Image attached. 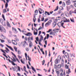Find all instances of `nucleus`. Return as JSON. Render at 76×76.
I'll return each instance as SVG.
<instances>
[{
  "mask_svg": "<svg viewBox=\"0 0 76 76\" xmlns=\"http://www.w3.org/2000/svg\"><path fill=\"white\" fill-rule=\"evenodd\" d=\"M18 70H16L17 67L16 66H14V67L12 66V69H13V71H14V72L15 71V70L16 72H18V71H19V72H20V67L19 66H18Z\"/></svg>",
  "mask_w": 76,
  "mask_h": 76,
  "instance_id": "1",
  "label": "nucleus"
},
{
  "mask_svg": "<svg viewBox=\"0 0 76 76\" xmlns=\"http://www.w3.org/2000/svg\"><path fill=\"white\" fill-rule=\"evenodd\" d=\"M0 22L2 23V24L3 26H6V23H5V22L1 18L0 19Z\"/></svg>",
  "mask_w": 76,
  "mask_h": 76,
  "instance_id": "2",
  "label": "nucleus"
},
{
  "mask_svg": "<svg viewBox=\"0 0 76 76\" xmlns=\"http://www.w3.org/2000/svg\"><path fill=\"white\" fill-rule=\"evenodd\" d=\"M64 23H61L60 22H59L58 23L57 25L59 27H61V25H61V26H63V25H64Z\"/></svg>",
  "mask_w": 76,
  "mask_h": 76,
  "instance_id": "3",
  "label": "nucleus"
},
{
  "mask_svg": "<svg viewBox=\"0 0 76 76\" xmlns=\"http://www.w3.org/2000/svg\"><path fill=\"white\" fill-rule=\"evenodd\" d=\"M66 2L67 5H69L71 4L70 0H66Z\"/></svg>",
  "mask_w": 76,
  "mask_h": 76,
  "instance_id": "4",
  "label": "nucleus"
},
{
  "mask_svg": "<svg viewBox=\"0 0 76 76\" xmlns=\"http://www.w3.org/2000/svg\"><path fill=\"white\" fill-rule=\"evenodd\" d=\"M24 35H26V36H28V37H30L32 35V34L31 33L28 32L27 34H24Z\"/></svg>",
  "mask_w": 76,
  "mask_h": 76,
  "instance_id": "5",
  "label": "nucleus"
},
{
  "mask_svg": "<svg viewBox=\"0 0 76 76\" xmlns=\"http://www.w3.org/2000/svg\"><path fill=\"white\" fill-rule=\"evenodd\" d=\"M65 56L66 57V58H69V56L68 53L66 52L65 53Z\"/></svg>",
  "mask_w": 76,
  "mask_h": 76,
  "instance_id": "6",
  "label": "nucleus"
},
{
  "mask_svg": "<svg viewBox=\"0 0 76 76\" xmlns=\"http://www.w3.org/2000/svg\"><path fill=\"white\" fill-rule=\"evenodd\" d=\"M57 25V22L56 21H54L53 24V28H54Z\"/></svg>",
  "mask_w": 76,
  "mask_h": 76,
  "instance_id": "7",
  "label": "nucleus"
},
{
  "mask_svg": "<svg viewBox=\"0 0 76 76\" xmlns=\"http://www.w3.org/2000/svg\"><path fill=\"white\" fill-rule=\"evenodd\" d=\"M75 13L76 14V12H74L73 11L71 10L69 12V13L70 15L71 16H72V13Z\"/></svg>",
  "mask_w": 76,
  "mask_h": 76,
  "instance_id": "8",
  "label": "nucleus"
},
{
  "mask_svg": "<svg viewBox=\"0 0 76 76\" xmlns=\"http://www.w3.org/2000/svg\"><path fill=\"white\" fill-rule=\"evenodd\" d=\"M58 30H59V29L58 28L56 29H53V31H54L55 34H56V32H58Z\"/></svg>",
  "mask_w": 76,
  "mask_h": 76,
  "instance_id": "9",
  "label": "nucleus"
},
{
  "mask_svg": "<svg viewBox=\"0 0 76 76\" xmlns=\"http://www.w3.org/2000/svg\"><path fill=\"white\" fill-rule=\"evenodd\" d=\"M12 30H14V31H15L14 32L15 34H17V33H18V31L16 28L12 27Z\"/></svg>",
  "mask_w": 76,
  "mask_h": 76,
  "instance_id": "10",
  "label": "nucleus"
},
{
  "mask_svg": "<svg viewBox=\"0 0 76 76\" xmlns=\"http://www.w3.org/2000/svg\"><path fill=\"white\" fill-rule=\"evenodd\" d=\"M7 26H8V27H9V28H10L11 27V26H10V24H9V21H7Z\"/></svg>",
  "mask_w": 76,
  "mask_h": 76,
  "instance_id": "11",
  "label": "nucleus"
},
{
  "mask_svg": "<svg viewBox=\"0 0 76 76\" xmlns=\"http://www.w3.org/2000/svg\"><path fill=\"white\" fill-rule=\"evenodd\" d=\"M38 10H36L34 12L35 15H38Z\"/></svg>",
  "mask_w": 76,
  "mask_h": 76,
  "instance_id": "12",
  "label": "nucleus"
},
{
  "mask_svg": "<svg viewBox=\"0 0 76 76\" xmlns=\"http://www.w3.org/2000/svg\"><path fill=\"white\" fill-rule=\"evenodd\" d=\"M52 20H49V21H48V22H47V23H48V24L49 25H50V24H51V22H52Z\"/></svg>",
  "mask_w": 76,
  "mask_h": 76,
  "instance_id": "13",
  "label": "nucleus"
},
{
  "mask_svg": "<svg viewBox=\"0 0 76 76\" xmlns=\"http://www.w3.org/2000/svg\"><path fill=\"white\" fill-rule=\"evenodd\" d=\"M32 42H31L29 44V47H32Z\"/></svg>",
  "mask_w": 76,
  "mask_h": 76,
  "instance_id": "14",
  "label": "nucleus"
},
{
  "mask_svg": "<svg viewBox=\"0 0 76 76\" xmlns=\"http://www.w3.org/2000/svg\"><path fill=\"white\" fill-rule=\"evenodd\" d=\"M31 68L32 69V70L35 72V73H37V72H36V70L35 69V68L33 67V66H31Z\"/></svg>",
  "mask_w": 76,
  "mask_h": 76,
  "instance_id": "15",
  "label": "nucleus"
},
{
  "mask_svg": "<svg viewBox=\"0 0 76 76\" xmlns=\"http://www.w3.org/2000/svg\"><path fill=\"white\" fill-rule=\"evenodd\" d=\"M73 19H72V18H70V20L72 22H73V23H75V20H74V18H72Z\"/></svg>",
  "mask_w": 76,
  "mask_h": 76,
  "instance_id": "16",
  "label": "nucleus"
},
{
  "mask_svg": "<svg viewBox=\"0 0 76 76\" xmlns=\"http://www.w3.org/2000/svg\"><path fill=\"white\" fill-rule=\"evenodd\" d=\"M66 73L67 74L68 73V75H69V74H70V73H71V71H70V68H69L68 69V72H66Z\"/></svg>",
  "mask_w": 76,
  "mask_h": 76,
  "instance_id": "17",
  "label": "nucleus"
},
{
  "mask_svg": "<svg viewBox=\"0 0 76 76\" xmlns=\"http://www.w3.org/2000/svg\"><path fill=\"white\" fill-rule=\"evenodd\" d=\"M58 10V6H57L56 8V9L54 10V11H57V10Z\"/></svg>",
  "mask_w": 76,
  "mask_h": 76,
  "instance_id": "18",
  "label": "nucleus"
},
{
  "mask_svg": "<svg viewBox=\"0 0 76 76\" xmlns=\"http://www.w3.org/2000/svg\"><path fill=\"white\" fill-rule=\"evenodd\" d=\"M55 62L56 64H58V59H56L55 61Z\"/></svg>",
  "mask_w": 76,
  "mask_h": 76,
  "instance_id": "19",
  "label": "nucleus"
},
{
  "mask_svg": "<svg viewBox=\"0 0 76 76\" xmlns=\"http://www.w3.org/2000/svg\"><path fill=\"white\" fill-rule=\"evenodd\" d=\"M2 27L1 26V25H0V31H1V32H3V29H2Z\"/></svg>",
  "mask_w": 76,
  "mask_h": 76,
  "instance_id": "20",
  "label": "nucleus"
},
{
  "mask_svg": "<svg viewBox=\"0 0 76 76\" xmlns=\"http://www.w3.org/2000/svg\"><path fill=\"white\" fill-rule=\"evenodd\" d=\"M14 50H15L16 52H17V50H18V48H17L15 46H14Z\"/></svg>",
  "mask_w": 76,
  "mask_h": 76,
  "instance_id": "21",
  "label": "nucleus"
},
{
  "mask_svg": "<svg viewBox=\"0 0 76 76\" xmlns=\"http://www.w3.org/2000/svg\"><path fill=\"white\" fill-rule=\"evenodd\" d=\"M62 6L63 7H65L66 6V4H65V2H63L62 3Z\"/></svg>",
  "mask_w": 76,
  "mask_h": 76,
  "instance_id": "22",
  "label": "nucleus"
},
{
  "mask_svg": "<svg viewBox=\"0 0 76 76\" xmlns=\"http://www.w3.org/2000/svg\"><path fill=\"white\" fill-rule=\"evenodd\" d=\"M8 7V4L7 3V2H6V4H5V8L6 9H7V7Z\"/></svg>",
  "mask_w": 76,
  "mask_h": 76,
  "instance_id": "23",
  "label": "nucleus"
},
{
  "mask_svg": "<svg viewBox=\"0 0 76 76\" xmlns=\"http://www.w3.org/2000/svg\"><path fill=\"white\" fill-rule=\"evenodd\" d=\"M18 54L20 55L21 54V51H20V50H18Z\"/></svg>",
  "mask_w": 76,
  "mask_h": 76,
  "instance_id": "24",
  "label": "nucleus"
},
{
  "mask_svg": "<svg viewBox=\"0 0 76 76\" xmlns=\"http://www.w3.org/2000/svg\"><path fill=\"white\" fill-rule=\"evenodd\" d=\"M2 17L3 19H4V20L5 21H6V19H5V17H4V14H2Z\"/></svg>",
  "mask_w": 76,
  "mask_h": 76,
  "instance_id": "25",
  "label": "nucleus"
},
{
  "mask_svg": "<svg viewBox=\"0 0 76 76\" xmlns=\"http://www.w3.org/2000/svg\"><path fill=\"white\" fill-rule=\"evenodd\" d=\"M28 60H29V61H31V58L29 57V56H28Z\"/></svg>",
  "mask_w": 76,
  "mask_h": 76,
  "instance_id": "26",
  "label": "nucleus"
},
{
  "mask_svg": "<svg viewBox=\"0 0 76 76\" xmlns=\"http://www.w3.org/2000/svg\"><path fill=\"white\" fill-rule=\"evenodd\" d=\"M11 63L12 64V65H13V66H15V65H16V64H15V63H14V62L13 61H11Z\"/></svg>",
  "mask_w": 76,
  "mask_h": 76,
  "instance_id": "27",
  "label": "nucleus"
},
{
  "mask_svg": "<svg viewBox=\"0 0 76 76\" xmlns=\"http://www.w3.org/2000/svg\"><path fill=\"white\" fill-rule=\"evenodd\" d=\"M1 51L2 52V53H4L5 54H6V52H5L4 51V50H3L1 49Z\"/></svg>",
  "mask_w": 76,
  "mask_h": 76,
  "instance_id": "28",
  "label": "nucleus"
},
{
  "mask_svg": "<svg viewBox=\"0 0 76 76\" xmlns=\"http://www.w3.org/2000/svg\"><path fill=\"white\" fill-rule=\"evenodd\" d=\"M46 13H47V15H50V12H48L47 11H45V14H46Z\"/></svg>",
  "mask_w": 76,
  "mask_h": 76,
  "instance_id": "29",
  "label": "nucleus"
},
{
  "mask_svg": "<svg viewBox=\"0 0 76 76\" xmlns=\"http://www.w3.org/2000/svg\"><path fill=\"white\" fill-rule=\"evenodd\" d=\"M12 57L13 58V61H14V62H16V59H15V58H14V57Z\"/></svg>",
  "mask_w": 76,
  "mask_h": 76,
  "instance_id": "30",
  "label": "nucleus"
},
{
  "mask_svg": "<svg viewBox=\"0 0 76 76\" xmlns=\"http://www.w3.org/2000/svg\"><path fill=\"white\" fill-rule=\"evenodd\" d=\"M9 48H10V49H11V50H12V51H14V50H13V48H12V47L10 46Z\"/></svg>",
  "mask_w": 76,
  "mask_h": 76,
  "instance_id": "31",
  "label": "nucleus"
},
{
  "mask_svg": "<svg viewBox=\"0 0 76 76\" xmlns=\"http://www.w3.org/2000/svg\"><path fill=\"white\" fill-rule=\"evenodd\" d=\"M35 17H36V15H34L33 20H37V19Z\"/></svg>",
  "mask_w": 76,
  "mask_h": 76,
  "instance_id": "32",
  "label": "nucleus"
},
{
  "mask_svg": "<svg viewBox=\"0 0 76 76\" xmlns=\"http://www.w3.org/2000/svg\"><path fill=\"white\" fill-rule=\"evenodd\" d=\"M56 72L57 74H60V72L58 71H57V69H56Z\"/></svg>",
  "mask_w": 76,
  "mask_h": 76,
  "instance_id": "33",
  "label": "nucleus"
},
{
  "mask_svg": "<svg viewBox=\"0 0 76 76\" xmlns=\"http://www.w3.org/2000/svg\"><path fill=\"white\" fill-rule=\"evenodd\" d=\"M36 39L37 41H38V42H39V38H38V37H37V38H36Z\"/></svg>",
  "mask_w": 76,
  "mask_h": 76,
  "instance_id": "34",
  "label": "nucleus"
},
{
  "mask_svg": "<svg viewBox=\"0 0 76 76\" xmlns=\"http://www.w3.org/2000/svg\"><path fill=\"white\" fill-rule=\"evenodd\" d=\"M34 35H37L38 34V32H35V31H34Z\"/></svg>",
  "mask_w": 76,
  "mask_h": 76,
  "instance_id": "35",
  "label": "nucleus"
},
{
  "mask_svg": "<svg viewBox=\"0 0 76 76\" xmlns=\"http://www.w3.org/2000/svg\"><path fill=\"white\" fill-rule=\"evenodd\" d=\"M7 12V11H6V9H4V10L3 11V13H6Z\"/></svg>",
  "mask_w": 76,
  "mask_h": 76,
  "instance_id": "36",
  "label": "nucleus"
},
{
  "mask_svg": "<svg viewBox=\"0 0 76 76\" xmlns=\"http://www.w3.org/2000/svg\"><path fill=\"white\" fill-rule=\"evenodd\" d=\"M3 56H4L5 57H6V58H8V57H7V56H6V55L4 53H3Z\"/></svg>",
  "mask_w": 76,
  "mask_h": 76,
  "instance_id": "37",
  "label": "nucleus"
},
{
  "mask_svg": "<svg viewBox=\"0 0 76 76\" xmlns=\"http://www.w3.org/2000/svg\"><path fill=\"white\" fill-rule=\"evenodd\" d=\"M58 60H61V56H58Z\"/></svg>",
  "mask_w": 76,
  "mask_h": 76,
  "instance_id": "38",
  "label": "nucleus"
},
{
  "mask_svg": "<svg viewBox=\"0 0 76 76\" xmlns=\"http://www.w3.org/2000/svg\"><path fill=\"white\" fill-rule=\"evenodd\" d=\"M44 18L43 17H42V18H41V21H44Z\"/></svg>",
  "mask_w": 76,
  "mask_h": 76,
  "instance_id": "39",
  "label": "nucleus"
},
{
  "mask_svg": "<svg viewBox=\"0 0 76 76\" xmlns=\"http://www.w3.org/2000/svg\"><path fill=\"white\" fill-rule=\"evenodd\" d=\"M3 31L4 33H6V30L5 28H4V29L3 30Z\"/></svg>",
  "mask_w": 76,
  "mask_h": 76,
  "instance_id": "40",
  "label": "nucleus"
},
{
  "mask_svg": "<svg viewBox=\"0 0 76 76\" xmlns=\"http://www.w3.org/2000/svg\"><path fill=\"white\" fill-rule=\"evenodd\" d=\"M48 20V18H46L45 19L44 21L45 22H47V20Z\"/></svg>",
  "mask_w": 76,
  "mask_h": 76,
  "instance_id": "41",
  "label": "nucleus"
},
{
  "mask_svg": "<svg viewBox=\"0 0 76 76\" xmlns=\"http://www.w3.org/2000/svg\"><path fill=\"white\" fill-rule=\"evenodd\" d=\"M18 57L19 58V60H20V58H22V57H21V56H20V55L18 56Z\"/></svg>",
  "mask_w": 76,
  "mask_h": 76,
  "instance_id": "42",
  "label": "nucleus"
},
{
  "mask_svg": "<svg viewBox=\"0 0 76 76\" xmlns=\"http://www.w3.org/2000/svg\"><path fill=\"white\" fill-rule=\"evenodd\" d=\"M20 61H21V63L23 64H25V62L23 61H22V59H21Z\"/></svg>",
  "mask_w": 76,
  "mask_h": 76,
  "instance_id": "43",
  "label": "nucleus"
},
{
  "mask_svg": "<svg viewBox=\"0 0 76 76\" xmlns=\"http://www.w3.org/2000/svg\"><path fill=\"white\" fill-rule=\"evenodd\" d=\"M69 56L70 57H72L73 56V54H72V53H70Z\"/></svg>",
  "mask_w": 76,
  "mask_h": 76,
  "instance_id": "44",
  "label": "nucleus"
},
{
  "mask_svg": "<svg viewBox=\"0 0 76 76\" xmlns=\"http://www.w3.org/2000/svg\"><path fill=\"white\" fill-rule=\"evenodd\" d=\"M16 59L17 60V61H18V63H20V61H19V59H18V58H16Z\"/></svg>",
  "mask_w": 76,
  "mask_h": 76,
  "instance_id": "45",
  "label": "nucleus"
},
{
  "mask_svg": "<svg viewBox=\"0 0 76 76\" xmlns=\"http://www.w3.org/2000/svg\"><path fill=\"white\" fill-rule=\"evenodd\" d=\"M48 25H48V23H47L45 24V27H47Z\"/></svg>",
  "mask_w": 76,
  "mask_h": 76,
  "instance_id": "46",
  "label": "nucleus"
},
{
  "mask_svg": "<svg viewBox=\"0 0 76 76\" xmlns=\"http://www.w3.org/2000/svg\"><path fill=\"white\" fill-rule=\"evenodd\" d=\"M45 60H43L42 62L43 63L42 64V65H44V64L45 63Z\"/></svg>",
  "mask_w": 76,
  "mask_h": 76,
  "instance_id": "47",
  "label": "nucleus"
},
{
  "mask_svg": "<svg viewBox=\"0 0 76 76\" xmlns=\"http://www.w3.org/2000/svg\"><path fill=\"white\" fill-rule=\"evenodd\" d=\"M0 40H1V42H2V43H3V42H4V40H2L1 39H0Z\"/></svg>",
  "mask_w": 76,
  "mask_h": 76,
  "instance_id": "48",
  "label": "nucleus"
},
{
  "mask_svg": "<svg viewBox=\"0 0 76 76\" xmlns=\"http://www.w3.org/2000/svg\"><path fill=\"white\" fill-rule=\"evenodd\" d=\"M5 49L7 50V51H9V52H10V51L9 50V49H8V48H5Z\"/></svg>",
  "mask_w": 76,
  "mask_h": 76,
  "instance_id": "49",
  "label": "nucleus"
},
{
  "mask_svg": "<svg viewBox=\"0 0 76 76\" xmlns=\"http://www.w3.org/2000/svg\"><path fill=\"white\" fill-rule=\"evenodd\" d=\"M40 21H41V20H40V18H38V22L39 23V22H40Z\"/></svg>",
  "mask_w": 76,
  "mask_h": 76,
  "instance_id": "50",
  "label": "nucleus"
},
{
  "mask_svg": "<svg viewBox=\"0 0 76 76\" xmlns=\"http://www.w3.org/2000/svg\"><path fill=\"white\" fill-rule=\"evenodd\" d=\"M40 37H41V39H42V40H43V36L42 35H41Z\"/></svg>",
  "mask_w": 76,
  "mask_h": 76,
  "instance_id": "51",
  "label": "nucleus"
},
{
  "mask_svg": "<svg viewBox=\"0 0 76 76\" xmlns=\"http://www.w3.org/2000/svg\"><path fill=\"white\" fill-rule=\"evenodd\" d=\"M66 20L67 22H70V20L69 19H68L67 20V19H66Z\"/></svg>",
  "mask_w": 76,
  "mask_h": 76,
  "instance_id": "52",
  "label": "nucleus"
},
{
  "mask_svg": "<svg viewBox=\"0 0 76 76\" xmlns=\"http://www.w3.org/2000/svg\"><path fill=\"white\" fill-rule=\"evenodd\" d=\"M15 39L16 41H19V39H17V38Z\"/></svg>",
  "mask_w": 76,
  "mask_h": 76,
  "instance_id": "53",
  "label": "nucleus"
},
{
  "mask_svg": "<svg viewBox=\"0 0 76 76\" xmlns=\"http://www.w3.org/2000/svg\"><path fill=\"white\" fill-rule=\"evenodd\" d=\"M42 28V27L40 26V27L38 29V30H40Z\"/></svg>",
  "mask_w": 76,
  "mask_h": 76,
  "instance_id": "54",
  "label": "nucleus"
},
{
  "mask_svg": "<svg viewBox=\"0 0 76 76\" xmlns=\"http://www.w3.org/2000/svg\"><path fill=\"white\" fill-rule=\"evenodd\" d=\"M72 1H73V3H76V0H72Z\"/></svg>",
  "mask_w": 76,
  "mask_h": 76,
  "instance_id": "55",
  "label": "nucleus"
},
{
  "mask_svg": "<svg viewBox=\"0 0 76 76\" xmlns=\"http://www.w3.org/2000/svg\"><path fill=\"white\" fill-rule=\"evenodd\" d=\"M44 23H43L42 24V28H44Z\"/></svg>",
  "mask_w": 76,
  "mask_h": 76,
  "instance_id": "56",
  "label": "nucleus"
},
{
  "mask_svg": "<svg viewBox=\"0 0 76 76\" xmlns=\"http://www.w3.org/2000/svg\"><path fill=\"white\" fill-rule=\"evenodd\" d=\"M27 39H28V38H27L26 37H25V38H24V39H25V40H26V41H28V39H27Z\"/></svg>",
  "mask_w": 76,
  "mask_h": 76,
  "instance_id": "57",
  "label": "nucleus"
},
{
  "mask_svg": "<svg viewBox=\"0 0 76 76\" xmlns=\"http://www.w3.org/2000/svg\"><path fill=\"white\" fill-rule=\"evenodd\" d=\"M72 56L74 58L75 57V53H72Z\"/></svg>",
  "mask_w": 76,
  "mask_h": 76,
  "instance_id": "58",
  "label": "nucleus"
},
{
  "mask_svg": "<svg viewBox=\"0 0 76 76\" xmlns=\"http://www.w3.org/2000/svg\"><path fill=\"white\" fill-rule=\"evenodd\" d=\"M8 42L9 43H11V40H8Z\"/></svg>",
  "mask_w": 76,
  "mask_h": 76,
  "instance_id": "59",
  "label": "nucleus"
},
{
  "mask_svg": "<svg viewBox=\"0 0 76 76\" xmlns=\"http://www.w3.org/2000/svg\"><path fill=\"white\" fill-rule=\"evenodd\" d=\"M31 40H32L33 41L34 40V39H33V37H31Z\"/></svg>",
  "mask_w": 76,
  "mask_h": 76,
  "instance_id": "60",
  "label": "nucleus"
},
{
  "mask_svg": "<svg viewBox=\"0 0 76 76\" xmlns=\"http://www.w3.org/2000/svg\"><path fill=\"white\" fill-rule=\"evenodd\" d=\"M17 75L18 76H21V75H20V74H19V73H17Z\"/></svg>",
  "mask_w": 76,
  "mask_h": 76,
  "instance_id": "61",
  "label": "nucleus"
},
{
  "mask_svg": "<svg viewBox=\"0 0 76 76\" xmlns=\"http://www.w3.org/2000/svg\"><path fill=\"white\" fill-rule=\"evenodd\" d=\"M52 35L53 36H55V32H53L52 33Z\"/></svg>",
  "mask_w": 76,
  "mask_h": 76,
  "instance_id": "62",
  "label": "nucleus"
},
{
  "mask_svg": "<svg viewBox=\"0 0 76 76\" xmlns=\"http://www.w3.org/2000/svg\"><path fill=\"white\" fill-rule=\"evenodd\" d=\"M39 45H42V46H43L41 44V42H39Z\"/></svg>",
  "mask_w": 76,
  "mask_h": 76,
  "instance_id": "63",
  "label": "nucleus"
},
{
  "mask_svg": "<svg viewBox=\"0 0 76 76\" xmlns=\"http://www.w3.org/2000/svg\"><path fill=\"white\" fill-rule=\"evenodd\" d=\"M60 75L61 76H63V74L62 73H61L60 74Z\"/></svg>",
  "mask_w": 76,
  "mask_h": 76,
  "instance_id": "64",
  "label": "nucleus"
}]
</instances>
